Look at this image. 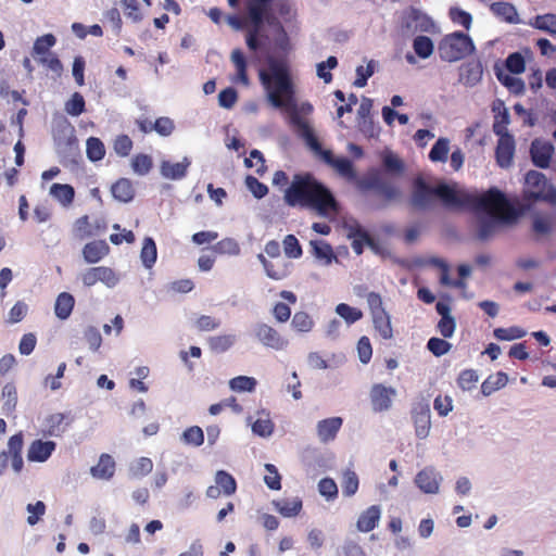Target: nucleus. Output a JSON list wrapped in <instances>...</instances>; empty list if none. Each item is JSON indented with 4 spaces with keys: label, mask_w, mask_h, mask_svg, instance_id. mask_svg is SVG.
Returning <instances> with one entry per match:
<instances>
[{
    "label": "nucleus",
    "mask_w": 556,
    "mask_h": 556,
    "mask_svg": "<svg viewBox=\"0 0 556 556\" xmlns=\"http://www.w3.org/2000/svg\"><path fill=\"white\" fill-rule=\"evenodd\" d=\"M267 65V70H261L258 73L267 100L271 106L288 112L291 124L301 134L303 123L307 122L300 116L295 99V86L289 67L285 62L273 58L268 60Z\"/></svg>",
    "instance_id": "1"
},
{
    "label": "nucleus",
    "mask_w": 556,
    "mask_h": 556,
    "mask_svg": "<svg viewBox=\"0 0 556 556\" xmlns=\"http://www.w3.org/2000/svg\"><path fill=\"white\" fill-rule=\"evenodd\" d=\"M283 201L291 207L315 211L319 216H330L339 210L338 202L323 182L311 173L295 174L285 189Z\"/></svg>",
    "instance_id": "2"
},
{
    "label": "nucleus",
    "mask_w": 556,
    "mask_h": 556,
    "mask_svg": "<svg viewBox=\"0 0 556 556\" xmlns=\"http://www.w3.org/2000/svg\"><path fill=\"white\" fill-rule=\"evenodd\" d=\"M458 202L457 208L471 207L507 224L514 223L518 217L517 211L506 195L496 188H491L480 195L458 192Z\"/></svg>",
    "instance_id": "3"
},
{
    "label": "nucleus",
    "mask_w": 556,
    "mask_h": 556,
    "mask_svg": "<svg viewBox=\"0 0 556 556\" xmlns=\"http://www.w3.org/2000/svg\"><path fill=\"white\" fill-rule=\"evenodd\" d=\"M437 199H439L446 208H457V203H459L458 191L455 188L446 184L431 187L421 177L414 179L409 199V203L414 208L419 211L431 210Z\"/></svg>",
    "instance_id": "4"
},
{
    "label": "nucleus",
    "mask_w": 556,
    "mask_h": 556,
    "mask_svg": "<svg viewBox=\"0 0 556 556\" xmlns=\"http://www.w3.org/2000/svg\"><path fill=\"white\" fill-rule=\"evenodd\" d=\"M300 136L305 140V143L314 154L339 176L348 180L356 178L353 162L346 156H334L331 150L324 149L308 123H303Z\"/></svg>",
    "instance_id": "5"
},
{
    "label": "nucleus",
    "mask_w": 556,
    "mask_h": 556,
    "mask_svg": "<svg viewBox=\"0 0 556 556\" xmlns=\"http://www.w3.org/2000/svg\"><path fill=\"white\" fill-rule=\"evenodd\" d=\"M475 51L472 39L462 33L455 31L446 35L439 45V54L443 61H459Z\"/></svg>",
    "instance_id": "6"
},
{
    "label": "nucleus",
    "mask_w": 556,
    "mask_h": 556,
    "mask_svg": "<svg viewBox=\"0 0 556 556\" xmlns=\"http://www.w3.org/2000/svg\"><path fill=\"white\" fill-rule=\"evenodd\" d=\"M275 0H248L247 12L251 26L262 28L264 23L277 27L279 31L286 35L285 28L270 10V4Z\"/></svg>",
    "instance_id": "7"
},
{
    "label": "nucleus",
    "mask_w": 556,
    "mask_h": 556,
    "mask_svg": "<svg viewBox=\"0 0 556 556\" xmlns=\"http://www.w3.org/2000/svg\"><path fill=\"white\" fill-rule=\"evenodd\" d=\"M526 185L528 189L525 191V199L530 202L545 201L554 203L556 201V192L554 189L545 191L546 178L544 174L538 170H529L526 175Z\"/></svg>",
    "instance_id": "8"
},
{
    "label": "nucleus",
    "mask_w": 556,
    "mask_h": 556,
    "mask_svg": "<svg viewBox=\"0 0 556 556\" xmlns=\"http://www.w3.org/2000/svg\"><path fill=\"white\" fill-rule=\"evenodd\" d=\"M24 446V437L22 432L15 433L9 439L7 451L0 453V472L5 469L11 458L12 467L16 472L23 468L24 462L22 450Z\"/></svg>",
    "instance_id": "9"
},
{
    "label": "nucleus",
    "mask_w": 556,
    "mask_h": 556,
    "mask_svg": "<svg viewBox=\"0 0 556 556\" xmlns=\"http://www.w3.org/2000/svg\"><path fill=\"white\" fill-rule=\"evenodd\" d=\"M81 281L86 287H92L97 282H102L108 288H114L119 278L116 273L105 266L90 267L81 274Z\"/></svg>",
    "instance_id": "10"
},
{
    "label": "nucleus",
    "mask_w": 556,
    "mask_h": 556,
    "mask_svg": "<svg viewBox=\"0 0 556 556\" xmlns=\"http://www.w3.org/2000/svg\"><path fill=\"white\" fill-rule=\"evenodd\" d=\"M516 151V142L513 135H504L498 137L495 147V161L496 164L504 169L513 165Z\"/></svg>",
    "instance_id": "11"
},
{
    "label": "nucleus",
    "mask_w": 556,
    "mask_h": 556,
    "mask_svg": "<svg viewBox=\"0 0 556 556\" xmlns=\"http://www.w3.org/2000/svg\"><path fill=\"white\" fill-rule=\"evenodd\" d=\"M396 391L392 387H386L381 383H376L370 390V402L372 409L377 413L386 412L391 408L392 400Z\"/></svg>",
    "instance_id": "12"
},
{
    "label": "nucleus",
    "mask_w": 556,
    "mask_h": 556,
    "mask_svg": "<svg viewBox=\"0 0 556 556\" xmlns=\"http://www.w3.org/2000/svg\"><path fill=\"white\" fill-rule=\"evenodd\" d=\"M403 28L412 30L414 33H430L432 31L434 24L433 21L417 9L412 8L403 17Z\"/></svg>",
    "instance_id": "13"
},
{
    "label": "nucleus",
    "mask_w": 556,
    "mask_h": 556,
    "mask_svg": "<svg viewBox=\"0 0 556 556\" xmlns=\"http://www.w3.org/2000/svg\"><path fill=\"white\" fill-rule=\"evenodd\" d=\"M255 336L265 346L274 350H282L288 343L275 328L266 324L256 326Z\"/></svg>",
    "instance_id": "14"
},
{
    "label": "nucleus",
    "mask_w": 556,
    "mask_h": 556,
    "mask_svg": "<svg viewBox=\"0 0 556 556\" xmlns=\"http://www.w3.org/2000/svg\"><path fill=\"white\" fill-rule=\"evenodd\" d=\"M554 147L552 143L535 139L531 143L530 155L533 164L540 168H547L551 163Z\"/></svg>",
    "instance_id": "15"
},
{
    "label": "nucleus",
    "mask_w": 556,
    "mask_h": 556,
    "mask_svg": "<svg viewBox=\"0 0 556 556\" xmlns=\"http://www.w3.org/2000/svg\"><path fill=\"white\" fill-rule=\"evenodd\" d=\"M441 480V476L433 468L427 467L416 475L415 483L424 493L437 494Z\"/></svg>",
    "instance_id": "16"
},
{
    "label": "nucleus",
    "mask_w": 556,
    "mask_h": 556,
    "mask_svg": "<svg viewBox=\"0 0 556 556\" xmlns=\"http://www.w3.org/2000/svg\"><path fill=\"white\" fill-rule=\"evenodd\" d=\"M492 112L494 113L493 132L498 137L510 135L507 129L510 116L504 102L500 99L495 100L492 103Z\"/></svg>",
    "instance_id": "17"
},
{
    "label": "nucleus",
    "mask_w": 556,
    "mask_h": 556,
    "mask_svg": "<svg viewBox=\"0 0 556 556\" xmlns=\"http://www.w3.org/2000/svg\"><path fill=\"white\" fill-rule=\"evenodd\" d=\"M415 433L419 439H426L431 428L430 408L427 405H418L412 412Z\"/></svg>",
    "instance_id": "18"
},
{
    "label": "nucleus",
    "mask_w": 556,
    "mask_h": 556,
    "mask_svg": "<svg viewBox=\"0 0 556 556\" xmlns=\"http://www.w3.org/2000/svg\"><path fill=\"white\" fill-rule=\"evenodd\" d=\"M343 419L341 417H330L318 421L317 435L324 443L333 441L341 429Z\"/></svg>",
    "instance_id": "19"
},
{
    "label": "nucleus",
    "mask_w": 556,
    "mask_h": 556,
    "mask_svg": "<svg viewBox=\"0 0 556 556\" xmlns=\"http://www.w3.org/2000/svg\"><path fill=\"white\" fill-rule=\"evenodd\" d=\"M230 60L236 68V75L231 77V81L248 87L250 85V78L248 75V63L243 52L240 49L232 50Z\"/></svg>",
    "instance_id": "20"
},
{
    "label": "nucleus",
    "mask_w": 556,
    "mask_h": 556,
    "mask_svg": "<svg viewBox=\"0 0 556 556\" xmlns=\"http://www.w3.org/2000/svg\"><path fill=\"white\" fill-rule=\"evenodd\" d=\"M55 446L53 441L35 440L28 448L27 458L30 462H46L54 452Z\"/></svg>",
    "instance_id": "21"
},
{
    "label": "nucleus",
    "mask_w": 556,
    "mask_h": 556,
    "mask_svg": "<svg viewBox=\"0 0 556 556\" xmlns=\"http://www.w3.org/2000/svg\"><path fill=\"white\" fill-rule=\"evenodd\" d=\"M490 11L501 21L508 24L520 23L519 14L516 7L506 1L493 2L490 5Z\"/></svg>",
    "instance_id": "22"
},
{
    "label": "nucleus",
    "mask_w": 556,
    "mask_h": 556,
    "mask_svg": "<svg viewBox=\"0 0 556 556\" xmlns=\"http://www.w3.org/2000/svg\"><path fill=\"white\" fill-rule=\"evenodd\" d=\"M381 517V508L378 505H371L365 509L358 517L356 527L361 532H370L374 530Z\"/></svg>",
    "instance_id": "23"
},
{
    "label": "nucleus",
    "mask_w": 556,
    "mask_h": 556,
    "mask_svg": "<svg viewBox=\"0 0 556 556\" xmlns=\"http://www.w3.org/2000/svg\"><path fill=\"white\" fill-rule=\"evenodd\" d=\"M109 251L110 248L105 241H91L84 247L83 256L87 263L94 264L108 255Z\"/></svg>",
    "instance_id": "24"
},
{
    "label": "nucleus",
    "mask_w": 556,
    "mask_h": 556,
    "mask_svg": "<svg viewBox=\"0 0 556 556\" xmlns=\"http://www.w3.org/2000/svg\"><path fill=\"white\" fill-rule=\"evenodd\" d=\"M90 472L93 478L109 480L115 473V462L109 454H101L96 466L91 467Z\"/></svg>",
    "instance_id": "25"
},
{
    "label": "nucleus",
    "mask_w": 556,
    "mask_h": 556,
    "mask_svg": "<svg viewBox=\"0 0 556 556\" xmlns=\"http://www.w3.org/2000/svg\"><path fill=\"white\" fill-rule=\"evenodd\" d=\"M189 165V160L185 157L184 161L177 163L163 161L160 169L164 178L177 180L184 178L187 175V169Z\"/></svg>",
    "instance_id": "26"
},
{
    "label": "nucleus",
    "mask_w": 556,
    "mask_h": 556,
    "mask_svg": "<svg viewBox=\"0 0 556 556\" xmlns=\"http://www.w3.org/2000/svg\"><path fill=\"white\" fill-rule=\"evenodd\" d=\"M276 510L283 517L291 518L298 516L303 507L300 497L281 498L273 502Z\"/></svg>",
    "instance_id": "27"
},
{
    "label": "nucleus",
    "mask_w": 556,
    "mask_h": 556,
    "mask_svg": "<svg viewBox=\"0 0 556 556\" xmlns=\"http://www.w3.org/2000/svg\"><path fill=\"white\" fill-rule=\"evenodd\" d=\"M501 224H506L497 217H481L478 220L477 237L481 241L489 240L495 235Z\"/></svg>",
    "instance_id": "28"
},
{
    "label": "nucleus",
    "mask_w": 556,
    "mask_h": 556,
    "mask_svg": "<svg viewBox=\"0 0 556 556\" xmlns=\"http://www.w3.org/2000/svg\"><path fill=\"white\" fill-rule=\"evenodd\" d=\"M258 258L262 262L264 269L266 271V275L269 278H271L274 280H282L286 277H288L290 270H289V265L286 262H283V261H279L276 263L269 262L265 258V256L263 254H260Z\"/></svg>",
    "instance_id": "29"
},
{
    "label": "nucleus",
    "mask_w": 556,
    "mask_h": 556,
    "mask_svg": "<svg viewBox=\"0 0 556 556\" xmlns=\"http://www.w3.org/2000/svg\"><path fill=\"white\" fill-rule=\"evenodd\" d=\"M75 306V299L74 296L68 292H61L55 300L54 304V313L55 316L61 319L65 320L67 319Z\"/></svg>",
    "instance_id": "30"
},
{
    "label": "nucleus",
    "mask_w": 556,
    "mask_h": 556,
    "mask_svg": "<svg viewBox=\"0 0 556 556\" xmlns=\"http://www.w3.org/2000/svg\"><path fill=\"white\" fill-rule=\"evenodd\" d=\"M375 330L383 340H391L393 338V328L389 313L382 312L371 315Z\"/></svg>",
    "instance_id": "31"
},
{
    "label": "nucleus",
    "mask_w": 556,
    "mask_h": 556,
    "mask_svg": "<svg viewBox=\"0 0 556 556\" xmlns=\"http://www.w3.org/2000/svg\"><path fill=\"white\" fill-rule=\"evenodd\" d=\"M66 416L56 413L48 416L45 421V434L50 437H60L65 430L68 422H65Z\"/></svg>",
    "instance_id": "32"
},
{
    "label": "nucleus",
    "mask_w": 556,
    "mask_h": 556,
    "mask_svg": "<svg viewBox=\"0 0 556 556\" xmlns=\"http://www.w3.org/2000/svg\"><path fill=\"white\" fill-rule=\"evenodd\" d=\"M50 194L58 200L63 206H70L75 198V189L67 184H53L50 187Z\"/></svg>",
    "instance_id": "33"
},
{
    "label": "nucleus",
    "mask_w": 556,
    "mask_h": 556,
    "mask_svg": "<svg viewBox=\"0 0 556 556\" xmlns=\"http://www.w3.org/2000/svg\"><path fill=\"white\" fill-rule=\"evenodd\" d=\"M113 197L121 202H129L135 197L132 182L127 178L118 179L111 188Z\"/></svg>",
    "instance_id": "34"
},
{
    "label": "nucleus",
    "mask_w": 556,
    "mask_h": 556,
    "mask_svg": "<svg viewBox=\"0 0 556 556\" xmlns=\"http://www.w3.org/2000/svg\"><path fill=\"white\" fill-rule=\"evenodd\" d=\"M508 382V377L503 371H497L494 375L489 376L481 384V392L483 395L488 396L493 392L500 390L505 387Z\"/></svg>",
    "instance_id": "35"
},
{
    "label": "nucleus",
    "mask_w": 556,
    "mask_h": 556,
    "mask_svg": "<svg viewBox=\"0 0 556 556\" xmlns=\"http://www.w3.org/2000/svg\"><path fill=\"white\" fill-rule=\"evenodd\" d=\"M235 341L236 337L233 334H219L210 337L207 344L212 352L219 354L228 351Z\"/></svg>",
    "instance_id": "36"
},
{
    "label": "nucleus",
    "mask_w": 556,
    "mask_h": 556,
    "mask_svg": "<svg viewBox=\"0 0 556 556\" xmlns=\"http://www.w3.org/2000/svg\"><path fill=\"white\" fill-rule=\"evenodd\" d=\"M156 256L157 251L154 240L150 237L144 238L140 252V257L143 265L147 268H151L156 262Z\"/></svg>",
    "instance_id": "37"
},
{
    "label": "nucleus",
    "mask_w": 556,
    "mask_h": 556,
    "mask_svg": "<svg viewBox=\"0 0 556 556\" xmlns=\"http://www.w3.org/2000/svg\"><path fill=\"white\" fill-rule=\"evenodd\" d=\"M216 484L226 495H232L237 490L235 478L225 470H218L215 476Z\"/></svg>",
    "instance_id": "38"
},
{
    "label": "nucleus",
    "mask_w": 556,
    "mask_h": 556,
    "mask_svg": "<svg viewBox=\"0 0 556 556\" xmlns=\"http://www.w3.org/2000/svg\"><path fill=\"white\" fill-rule=\"evenodd\" d=\"M527 334V331L518 326H511L508 328H495L493 336L501 341H511L521 339Z\"/></svg>",
    "instance_id": "39"
},
{
    "label": "nucleus",
    "mask_w": 556,
    "mask_h": 556,
    "mask_svg": "<svg viewBox=\"0 0 556 556\" xmlns=\"http://www.w3.org/2000/svg\"><path fill=\"white\" fill-rule=\"evenodd\" d=\"M413 49L419 58L427 59L433 53L434 46L429 37L417 36L413 41Z\"/></svg>",
    "instance_id": "40"
},
{
    "label": "nucleus",
    "mask_w": 556,
    "mask_h": 556,
    "mask_svg": "<svg viewBox=\"0 0 556 556\" xmlns=\"http://www.w3.org/2000/svg\"><path fill=\"white\" fill-rule=\"evenodd\" d=\"M131 167L136 174L144 176L152 169L153 160L144 153L136 154L131 160Z\"/></svg>",
    "instance_id": "41"
},
{
    "label": "nucleus",
    "mask_w": 556,
    "mask_h": 556,
    "mask_svg": "<svg viewBox=\"0 0 556 556\" xmlns=\"http://www.w3.org/2000/svg\"><path fill=\"white\" fill-rule=\"evenodd\" d=\"M450 141L446 138H439L429 152L432 162H446Z\"/></svg>",
    "instance_id": "42"
},
{
    "label": "nucleus",
    "mask_w": 556,
    "mask_h": 556,
    "mask_svg": "<svg viewBox=\"0 0 556 556\" xmlns=\"http://www.w3.org/2000/svg\"><path fill=\"white\" fill-rule=\"evenodd\" d=\"M181 440L187 445L200 446L204 442L203 430L199 426H191L182 432Z\"/></svg>",
    "instance_id": "43"
},
{
    "label": "nucleus",
    "mask_w": 556,
    "mask_h": 556,
    "mask_svg": "<svg viewBox=\"0 0 556 556\" xmlns=\"http://www.w3.org/2000/svg\"><path fill=\"white\" fill-rule=\"evenodd\" d=\"M336 313L350 325L363 318V312L361 309L345 303L338 304Z\"/></svg>",
    "instance_id": "44"
},
{
    "label": "nucleus",
    "mask_w": 556,
    "mask_h": 556,
    "mask_svg": "<svg viewBox=\"0 0 556 556\" xmlns=\"http://www.w3.org/2000/svg\"><path fill=\"white\" fill-rule=\"evenodd\" d=\"M105 148L103 142L96 137H90L87 140V156L90 161L97 162L104 157Z\"/></svg>",
    "instance_id": "45"
},
{
    "label": "nucleus",
    "mask_w": 556,
    "mask_h": 556,
    "mask_svg": "<svg viewBox=\"0 0 556 556\" xmlns=\"http://www.w3.org/2000/svg\"><path fill=\"white\" fill-rule=\"evenodd\" d=\"M359 481L357 475L353 470H346L342 479V493L344 496H353L358 490Z\"/></svg>",
    "instance_id": "46"
},
{
    "label": "nucleus",
    "mask_w": 556,
    "mask_h": 556,
    "mask_svg": "<svg viewBox=\"0 0 556 556\" xmlns=\"http://www.w3.org/2000/svg\"><path fill=\"white\" fill-rule=\"evenodd\" d=\"M256 380L248 376H238L229 381V387L237 392H252L256 387Z\"/></svg>",
    "instance_id": "47"
},
{
    "label": "nucleus",
    "mask_w": 556,
    "mask_h": 556,
    "mask_svg": "<svg viewBox=\"0 0 556 556\" xmlns=\"http://www.w3.org/2000/svg\"><path fill=\"white\" fill-rule=\"evenodd\" d=\"M55 42L56 39L52 34H46L38 37L33 47L34 54L42 56L50 54L49 50L55 45Z\"/></svg>",
    "instance_id": "48"
},
{
    "label": "nucleus",
    "mask_w": 556,
    "mask_h": 556,
    "mask_svg": "<svg viewBox=\"0 0 556 556\" xmlns=\"http://www.w3.org/2000/svg\"><path fill=\"white\" fill-rule=\"evenodd\" d=\"M73 235L76 239L79 240H84L93 235L88 215H84L75 220L73 226Z\"/></svg>",
    "instance_id": "49"
},
{
    "label": "nucleus",
    "mask_w": 556,
    "mask_h": 556,
    "mask_svg": "<svg viewBox=\"0 0 556 556\" xmlns=\"http://www.w3.org/2000/svg\"><path fill=\"white\" fill-rule=\"evenodd\" d=\"M479 380V376L475 369H464L457 378L458 387L464 391L472 390Z\"/></svg>",
    "instance_id": "50"
},
{
    "label": "nucleus",
    "mask_w": 556,
    "mask_h": 556,
    "mask_svg": "<svg viewBox=\"0 0 556 556\" xmlns=\"http://www.w3.org/2000/svg\"><path fill=\"white\" fill-rule=\"evenodd\" d=\"M292 327L299 332H308L314 326L312 317L305 312H296L293 315Z\"/></svg>",
    "instance_id": "51"
},
{
    "label": "nucleus",
    "mask_w": 556,
    "mask_h": 556,
    "mask_svg": "<svg viewBox=\"0 0 556 556\" xmlns=\"http://www.w3.org/2000/svg\"><path fill=\"white\" fill-rule=\"evenodd\" d=\"M285 254L290 258L302 256V248L294 235H287L282 241Z\"/></svg>",
    "instance_id": "52"
},
{
    "label": "nucleus",
    "mask_w": 556,
    "mask_h": 556,
    "mask_svg": "<svg viewBox=\"0 0 556 556\" xmlns=\"http://www.w3.org/2000/svg\"><path fill=\"white\" fill-rule=\"evenodd\" d=\"M85 99L79 92H74L65 103V111L72 116H78L85 112Z\"/></svg>",
    "instance_id": "53"
},
{
    "label": "nucleus",
    "mask_w": 556,
    "mask_h": 556,
    "mask_svg": "<svg viewBox=\"0 0 556 556\" xmlns=\"http://www.w3.org/2000/svg\"><path fill=\"white\" fill-rule=\"evenodd\" d=\"M448 16L453 23L462 25L464 28L469 29L472 23L470 13L464 11L458 7H452L448 11Z\"/></svg>",
    "instance_id": "54"
},
{
    "label": "nucleus",
    "mask_w": 556,
    "mask_h": 556,
    "mask_svg": "<svg viewBox=\"0 0 556 556\" xmlns=\"http://www.w3.org/2000/svg\"><path fill=\"white\" fill-rule=\"evenodd\" d=\"M214 251L219 254L238 255L240 253L239 243L232 238H225L214 245Z\"/></svg>",
    "instance_id": "55"
},
{
    "label": "nucleus",
    "mask_w": 556,
    "mask_h": 556,
    "mask_svg": "<svg viewBox=\"0 0 556 556\" xmlns=\"http://www.w3.org/2000/svg\"><path fill=\"white\" fill-rule=\"evenodd\" d=\"M314 255L319 260H325L327 264L336 257L331 245L324 241H312Z\"/></svg>",
    "instance_id": "56"
},
{
    "label": "nucleus",
    "mask_w": 556,
    "mask_h": 556,
    "mask_svg": "<svg viewBox=\"0 0 556 556\" xmlns=\"http://www.w3.org/2000/svg\"><path fill=\"white\" fill-rule=\"evenodd\" d=\"M427 348L434 356L439 357L446 354L452 345L444 339L432 337L428 340Z\"/></svg>",
    "instance_id": "57"
},
{
    "label": "nucleus",
    "mask_w": 556,
    "mask_h": 556,
    "mask_svg": "<svg viewBox=\"0 0 556 556\" xmlns=\"http://www.w3.org/2000/svg\"><path fill=\"white\" fill-rule=\"evenodd\" d=\"M265 469L267 471V473L264 477V481H265L266 485L270 490H276V491L280 490L281 489V477H280L276 466L273 464H266Z\"/></svg>",
    "instance_id": "58"
},
{
    "label": "nucleus",
    "mask_w": 556,
    "mask_h": 556,
    "mask_svg": "<svg viewBox=\"0 0 556 556\" xmlns=\"http://www.w3.org/2000/svg\"><path fill=\"white\" fill-rule=\"evenodd\" d=\"M536 28L556 35V14L547 13L535 18Z\"/></svg>",
    "instance_id": "59"
},
{
    "label": "nucleus",
    "mask_w": 556,
    "mask_h": 556,
    "mask_svg": "<svg viewBox=\"0 0 556 556\" xmlns=\"http://www.w3.org/2000/svg\"><path fill=\"white\" fill-rule=\"evenodd\" d=\"M245 185L256 199H262L268 193V187L254 176H247Z\"/></svg>",
    "instance_id": "60"
},
{
    "label": "nucleus",
    "mask_w": 556,
    "mask_h": 556,
    "mask_svg": "<svg viewBox=\"0 0 556 556\" xmlns=\"http://www.w3.org/2000/svg\"><path fill=\"white\" fill-rule=\"evenodd\" d=\"M497 79L516 94L521 93L525 90V84L520 78L498 73Z\"/></svg>",
    "instance_id": "61"
},
{
    "label": "nucleus",
    "mask_w": 556,
    "mask_h": 556,
    "mask_svg": "<svg viewBox=\"0 0 556 556\" xmlns=\"http://www.w3.org/2000/svg\"><path fill=\"white\" fill-rule=\"evenodd\" d=\"M84 339L86 340L91 351H98L102 344V337L96 327H88L84 331Z\"/></svg>",
    "instance_id": "62"
},
{
    "label": "nucleus",
    "mask_w": 556,
    "mask_h": 556,
    "mask_svg": "<svg viewBox=\"0 0 556 556\" xmlns=\"http://www.w3.org/2000/svg\"><path fill=\"white\" fill-rule=\"evenodd\" d=\"M506 67L513 74H521L526 70V63L523 56L518 53H511L506 59Z\"/></svg>",
    "instance_id": "63"
},
{
    "label": "nucleus",
    "mask_w": 556,
    "mask_h": 556,
    "mask_svg": "<svg viewBox=\"0 0 556 556\" xmlns=\"http://www.w3.org/2000/svg\"><path fill=\"white\" fill-rule=\"evenodd\" d=\"M2 396L4 399L3 408L5 410H12L15 408L17 403V392L13 383H7L2 389Z\"/></svg>",
    "instance_id": "64"
}]
</instances>
